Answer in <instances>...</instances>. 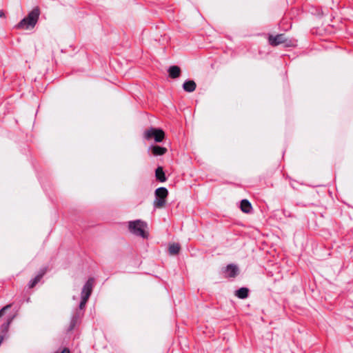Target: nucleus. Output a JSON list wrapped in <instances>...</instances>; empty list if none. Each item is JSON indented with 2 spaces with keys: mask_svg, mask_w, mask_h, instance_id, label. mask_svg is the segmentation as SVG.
<instances>
[{
  "mask_svg": "<svg viewBox=\"0 0 353 353\" xmlns=\"http://www.w3.org/2000/svg\"><path fill=\"white\" fill-rule=\"evenodd\" d=\"M40 15L39 7L34 8L16 26L17 29L30 30L34 28Z\"/></svg>",
  "mask_w": 353,
  "mask_h": 353,
  "instance_id": "f257e3e1",
  "label": "nucleus"
},
{
  "mask_svg": "<svg viewBox=\"0 0 353 353\" xmlns=\"http://www.w3.org/2000/svg\"><path fill=\"white\" fill-rule=\"evenodd\" d=\"M94 279L90 278L87 281V282L85 283V285H83L82 290H81V300L79 303V309L80 310H83L85 307V304L92 294L93 286H94Z\"/></svg>",
  "mask_w": 353,
  "mask_h": 353,
  "instance_id": "f03ea898",
  "label": "nucleus"
},
{
  "mask_svg": "<svg viewBox=\"0 0 353 353\" xmlns=\"http://www.w3.org/2000/svg\"><path fill=\"white\" fill-rule=\"evenodd\" d=\"M145 227L146 224L141 220L130 221L128 224V229L131 233L143 238L148 237V234L145 232Z\"/></svg>",
  "mask_w": 353,
  "mask_h": 353,
  "instance_id": "7ed1b4c3",
  "label": "nucleus"
},
{
  "mask_svg": "<svg viewBox=\"0 0 353 353\" xmlns=\"http://www.w3.org/2000/svg\"><path fill=\"white\" fill-rule=\"evenodd\" d=\"M168 194V192L165 188L161 187L157 188L155 190V200L154 201V206L157 208L164 207Z\"/></svg>",
  "mask_w": 353,
  "mask_h": 353,
  "instance_id": "20e7f679",
  "label": "nucleus"
},
{
  "mask_svg": "<svg viewBox=\"0 0 353 353\" xmlns=\"http://www.w3.org/2000/svg\"><path fill=\"white\" fill-rule=\"evenodd\" d=\"M164 132L160 129L151 128L145 132V137L147 139H151L154 138L155 141L161 142L164 139Z\"/></svg>",
  "mask_w": 353,
  "mask_h": 353,
  "instance_id": "39448f33",
  "label": "nucleus"
},
{
  "mask_svg": "<svg viewBox=\"0 0 353 353\" xmlns=\"http://www.w3.org/2000/svg\"><path fill=\"white\" fill-rule=\"evenodd\" d=\"M269 43L272 46H276L285 43L287 41L283 34H277L276 36L270 35L269 37Z\"/></svg>",
  "mask_w": 353,
  "mask_h": 353,
  "instance_id": "423d86ee",
  "label": "nucleus"
},
{
  "mask_svg": "<svg viewBox=\"0 0 353 353\" xmlns=\"http://www.w3.org/2000/svg\"><path fill=\"white\" fill-rule=\"evenodd\" d=\"M47 268H42L39 274L33 279H32L28 284V286L30 288H34L41 279V278L43 276V275L46 273Z\"/></svg>",
  "mask_w": 353,
  "mask_h": 353,
  "instance_id": "0eeeda50",
  "label": "nucleus"
},
{
  "mask_svg": "<svg viewBox=\"0 0 353 353\" xmlns=\"http://www.w3.org/2000/svg\"><path fill=\"white\" fill-rule=\"evenodd\" d=\"M196 87V83L192 80L185 81L183 84V88L188 92H192L195 90Z\"/></svg>",
  "mask_w": 353,
  "mask_h": 353,
  "instance_id": "6e6552de",
  "label": "nucleus"
},
{
  "mask_svg": "<svg viewBox=\"0 0 353 353\" xmlns=\"http://www.w3.org/2000/svg\"><path fill=\"white\" fill-rule=\"evenodd\" d=\"M169 76L172 79H176L180 76L181 69L177 65L170 66L168 69Z\"/></svg>",
  "mask_w": 353,
  "mask_h": 353,
  "instance_id": "1a4fd4ad",
  "label": "nucleus"
},
{
  "mask_svg": "<svg viewBox=\"0 0 353 353\" xmlns=\"http://www.w3.org/2000/svg\"><path fill=\"white\" fill-rule=\"evenodd\" d=\"M225 272L228 273L229 277H235L238 274L239 269L236 265L230 264L226 267Z\"/></svg>",
  "mask_w": 353,
  "mask_h": 353,
  "instance_id": "9d476101",
  "label": "nucleus"
},
{
  "mask_svg": "<svg viewBox=\"0 0 353 353\" xmlns=\"http://www.w3.org/2000/svg\"><path fill=\"white\" fill-rule=\"evenodd\" d=\"M241 210L245 213L250 212L252 210V205L247 199H243L241 202Z\"/></svg>",
  "mask_w": 353,
  "mask_h": 353,
  "instance_id": "9b49d317",
  "label": "nucleus"
},
{
  "mask_svg": "<svg viewBox=\"0 0 353 353\" xmlns=\"http://www.w3.org/2000/svg\"><path fill=\"white\" fill-rule=\"evenodd\" d=\"M249 290L247 288H241L235 292V295L239 299H245L248 296Z\"/></svg>",
  "mask_w": 353,
  "mask_h": 353,
  "instance_id": "f8f14e48",
  "label": "nucleus"
},
{
  "mask_svg": "<svg viewBox=\"0 0 353 353\" xmlns=\"http://www.w3.org/2000/svg\"><path fill=\"white\" fill-rule=\"evenodd\" d=\"M152 151L154 155L159 156L164 154L167 152V149L164 147L155 145L152 147Z\"/></svg>",
  "mask_w": 353,
  "mask_h": 353,
  "instance_id": "ddd939ff",
  "label": "nucleus"
},
{
  "mask_svg": "<svg viewBox=\"0 0 353 353\" xmlns=\"http://www.w3.org/2000/svg\"><path fill=\"white\" fill-rule=\"evenodd\" d=\"M157 179L161 182H164L166 180L165 173L161 167H158L155 171Z\"/></svg>",
  "mask_w": 353,
  "mask_h": 353,
  "instance_id": "4468645a",
  "label": "nucleus"
},
{
  "mask_svg": "<svg viewBox=\"0 0 353 353\" xmlns=\"http://www.w3.org/2000/svg\"><path fill=\"white\" fill-rule=\"evenodd\" d=\"M180 245L179 243H173L169 246V252L170 254L174 255L179 252Z\"/></svg>",
  "mask_w": 353,
  "mask_h": 353,
  "instance_id": "2eb2a0df",
  "label": "nucleus"
},
{
  "mask_svg": "<svg viewBox=\"0 0 353 353\" xmlns=\"http://www.w3.org/2000/svg\"><path fill=\"white\" fill-rule=\"evenodd\" d=\"M79 316L78 314L73 315V316L71 319L70 323V326L68 328L69 331L72 330L74 328V327L77 325V324L78 323V321H79Z\"/></svg>",
  "mask_w": 353,
  "mask_h": 353,
  "instance_id": "dca6fc26",
  "label": "nucleus"
},
{
  "mask_svg": "<svg viewBox=\"0 0 353 353\" xmlns=\"http://www.w3.org/2000/svg\"><path fill=\"white\" fill-rule=\"evenodd\" d=\"M12 319H9L7 320V321L4 323H3L1 325V330L3 333H6L9 329L10 325L11 323Z\"/></svg>",
  "mask_w": 353,
  "mask_h": 353,
  "instance_id": "f3484780",
  "label": "nucleus"
},
{
  "mask_svg": "<svg viewBox=\"0 0 353 353\" xmlns=\"http://www.w3.org/2000/svg\"><path fill=\"white\" fill-rule=\"evenodd\" d=\"M9 307H10V305H7L6 306L3 307L0 310V317L2 316L6 310H8Z\"/></svg>",
  "mask_w": 353,
  "mask_h": 353,
  "instance_id": "a211bd4d",
  "label": "nucleus"
},
{
  "mask_svg": "<svg viewBox=\"0 0 353 353\" xmlns=\"http://www.w3.org/2000/svg\"><path fill=\"white\" fill-rule=\"evenodd\" d=\"M0 17L1 18H5L6 15L3 10H0Z\"/></svg>",
  "mask_w": 353,
  "mask_h": 353,
  "instance_id": "6ab92c4d",
  "label": "nucleus"
},
{
  "mask_svg": "<svg viewBox=\"0 0 353 353\" xmlns=\"http://www.w3.org/2000/svg\"><path fill=\"white\" fill-rule=\"evenodd\" d=\"M56 353H70V351L68 348H65L61 352H56Z\"/></svg>",
  "mask_w": 353,
  "mask_h": 353,
  "instance_id": "aec40b11",
  "label": "nucleus"
},
{
  "mask_svg": "<svg viewBox=\"0 0 353 353\" xmlns=\"http://www.w3.org/2000/svg\"><path fill=\"white\" fill-rule=\"evenodd\" d=\"M3 340V336L0 335V345L1 344Z\"/></svg>",
  "mask_w": 353,
  "mask_h": 353,
  "instance_id": "412c9836",
  "label": "nucleus"
}]
</instances>
